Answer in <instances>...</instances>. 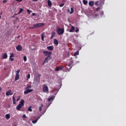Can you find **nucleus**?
I'll use <instances>...</instances> for the list:
<instances>
[{
    "label": "nucleus",
    "instance_id": "35",
    "mask_svg": "<svg viewBox=\"0 0 126 126\" xmlns=\"http://www.w3.org/2000/svg\"><path fill=\"white\" fill-rule=\"evenodd\" d=\"M27 12L29 14H30L31 13V10H29V9H27Z\"/></svg>",
    "mask_w": 126,
    "mask_h": 126
},
{
    "label": "nucleus",
    "instance_id": "12",
    "mask_svg": "<svg viewBox=\"0 0 126 126\" xmlns=\"http://www.w3.org/2000/svg\"><path fill=\"white\" fill-rule=\"evenodd\" d=\"M76 58H73V59H71L72 61L71 62V63H73L74 64H75V63H77V62L76 61Z\"/></svg>",
    "mask_w": 126,
    "mask_h": 126
},
{
    "label": "nucleus",
    "instance_id": "31",
    "mask_svg": "<svg viewBox=\"0 0 126 126\" xmlns=\"http://www.w3.org/2000/svg\"><path fill=\"white\" fill-rule=\"evenodd\" d=\"M31 88H32V86L31 85H29L28 87H27L26 89H31Z\"/></svg>",
    "mask_w": 126,
    "mask_h": 126
},
{
    "label": "nucleus",
    "instance_id": "14",
    "mask_svg": "<svg viewBox=\"0 0 126 126\" xmlns=\"http://www.w3.org/2000/svg\"><path fill=\"white\" fill-rule=\"evenodd\" d=\"M47 50H48V51H53L54 50V46H48V47H47Z\"/></svg>",
    "mask_w": 126,
    "mask_h": 126
},
{
    "label": "nucleus",
    "instance_id": "24",
    "mask_svg": "<svg viewBox=\"0 0 126 126\" xmlns=\"http://www.w3.org/2000/svg\"><path fill=\"white\" fill-rule=\"evenodd\" d=\"M44 38H45V34L44 33H42L41 34V40H42V41H44Z\"/></svg>",
    "mask_w": 126,
    "mask_h": 126
},
{
    "label": "nucleus",
    "instance_id": "5",
    "mask_svg": "<svg viewBox=\"0 0 126 126\" xmlns=\"http://www.w3.org/2000/svg\"><path fill=\"white\" fill-rule=\"evenodd\" d=\"M63 68V66H59L58 67H56L55 69V71H60V70H62Z\"/></svg>",
    "mask_w": 126,
    "mask_h": 126
},
{
    "label": "nucleus",
    "instance_id": "56",
    "mask_svg": "<svg viewBox=\"0 0 126 126\" xmlns=\"http://www.w3.org/2000/svg\"><path fill=\"white\" fill-rule=\"evenodd\" d=\"M17 28H19V27H18Z\"/></svg>",
    "mask_w": 126,
    "mask_h": 126
},
{
    "label": "nucleus",
    "instance_id": "7",
    "mask_svg": "<svg viewBox=\"0 0 126 126\" xmlns=\"http://www.w3.org/2000/svg\"><path fill=\"white\" fill-rule=\"evenodd\" d=\"M14 57V54L13 53H12L10 56L9 60L11 62H13L14 61V58H12Z\"/></svg>",
    "mask_w": 126,
    "mask_h": 126
},
{
    "label": "nucleus",
    "instance_id": "19",
    "mask_svg": "<svg viewBox=\"0 0 126 126\" xmlns=\"http://www.w3.org/2000/svg\"><path fill=\"white\" fill-rule=\"evenodd\" d=\"M18 79H19V74H16L15 80L16 81V80H18Z\"/></svg>",
    "mask_w": 126,
    "mask_h": 126
},
{
    "label": "nucleus",
    "instance_id": "9",
    "mask_svg": "<svg viewBox=\"0 0 126 126\" xmlns=\"http://www.w3.org/2000/svg\"><path fill=\"white\" fill-rule=\"evenodd\" d=\"M51 60V57L47 56L44 60L43 63H48L49 61Z\"/></svg>",
    "mask_w": 126,
    "mask_h": 126
},
{
    "label": "nucleus",
    "instance_id": "16",
    "mask_svg": "<svg viewBox=\"0 0 126 126\" xmlns=\"http://www.w3.org/2000/svg\"><path fill=\"white\" fill-rule=\"evenodd\" d=\"M89 5L90 6H93V5H94V2L93 1L89 2Z\"/></svg>",
    "mask_w": 126,
    "mask_h": 126
},
{
    "label": "nucleus",
    "instance_id": "51",
    "mask_svg": "<svg viewBox=\"0 0 126 126\" xmlns=\"http://www.w3.org/2000/svg\"><path fill=\"white\" fill-rule=\"evenodd\" d=\"M32 15L33 16H34V15H35V13H33L32 14Z\"/></svg>",
    "mask_w": 126,
    "mask_h": 126
},
{
    "label": "nucleus",
    "instance_id": "45",
    "mask_svg": "<svg viewBox=\"0 0 126 126\" xmlns=\"http://www.w3.org/2000/svg\"><path fill=\"white\" fill-rule=\"evenodd\" d=\"M78 31H79V29H78V28H76L75 32H78Z\"/></svg>",
    "mask_w": 126,
    "mask_h": 126
},
{
    "label": "nucleus",
    "instance_id": "52",
    "mask_svg": "<svg viewBox=\"0 0 126 126\" xmlns=\"http://www.w3.org/2000/svg\"><path fill=\"white\" fill-rule=\"evenodd\" d=\"M100 8H97L96 9L97 10H98V9H99Z\"/></svg>",
    "mask_w": 126,
    "mask_h": 126
},
{
    "label": "nucleus",
    "instance_id": "54",
    "mask_svg": "<svg viewBox=\"0 0 126 126\" xmlns=\"http://www.w3.org/2000/svg\"><path fill=\"white\" fill-rule=\"evenodd\" d=\"M1 88H0V90H1Z\"/></svg>",
    "mask_w": 126,
    "mask_h": 126
},
{
    "label": "nucleus",
    "instance_id": "42",
    "mask_svg": "<svg viewBox=\"0 0 126 126\" xmlns=\"http://www.w3.org/2000/svg\"><path fill=\"white\" fill-rule=\"evenodd\" d=\"M23 119H26V118H27L26 115L25 114H24L23 115Z\"/></svg>",
    "mask_w": 126,
    "mask_h": 126
},
{
    "label": "nucleus",
    "instance_id": "18",
    "mask_svg": "<svg viewBox=\"0 0 126 126\" xmlns=\"http://www.w3.org/2000/svg\"><path fill=\"white\" fill-rule=\"evenodd\" d=\"M5 118L6 120H9L10 119V115L8 114H6Z\"/></svg>",
    "mask_w": 126,
    "mask_h": 126
},
{
    "label": "nucleus",
    "instance_id": "22",
    "mask_svg": "<svg viewBox=\"0 0 126 126\" xmlns=\"http://www.w3.org/2000/svg\"><path fill=\"white\" fill-rule=\"evenodd\" d=\"M54 99H55V96H53L51 97H49L48 100V101L50 102V101H52V100H54Z\"/></svg>",
    "mask_w": 126,
    "mask_h": 126
},
{
    "label": "nucleus",
    "instance_id": "3",
    "mask_svg": "<svg viewBox=\"0 0 126 126\" xmlns=\"http://www.w3.org/2000/svg\"><path fill=\"white\" fill-rule=\"evenodd\" d=\"M42 90L44 93H49V88L48 86L46 84H44L42 87Z\"/></svg>",
    "mask_w": 126,
    "mask_h": 126
},
{
    "label": "nucleus",
    "instance_id": "38",
    "mask_svg": "<svg viewBox=\"0 0 126 126\" xmlns=\"http://www.w3.org/2000/svg\"><path fill=\"white\" fill-rule=\"evenodd\" d=\"M63 5H64V3H62L60 5V7H63Z\"/></svg>",
    "mask_w": 126,
    "mask_h": 126
},
{
    "label": "nucleus",
    "instance_id": "53",
    "mask_svg": "<svg viewBox=\"0 0 126 126\" xmlns=\"http://www.w3.org/2000/svg\"><path fill=\"white\" fill-rule=\"evenodd\" d=\"M68 12H69V9H68Z\"/></svg>",
    "mask_w": 126,
    "mask_h": 126
},
{
    "label": "nucleus",
    "instance_id": "15",
    "mask_svg": "<svg viewBox=\"0 0 126 126\" xmlns=\"http://www.w3.org/2000/svg\"><path fill=\"white\" fill-rule=\"evenodd\" d=\"M47 3H48V6H49V7H51L52 6V1L50 0H47Z\"/></svg>",
    "mask_w": 126,
    "mask_h": 126
},
{
    "label": "nucleus",
    "instance_id": "26",
    "mask_svg": "<svg viewBox=\"0 0 126 126\" xmlns=\"http://www.w3.org/2000/svg\"><path fill=\"white\" fill-rule=\"evenodd\" d=\"M75 28L74 27H72L71 28V30L70 31V32H73L75 30Z\"/></svg>",
    "mask_w": 126,
    "mask_h": 126
},
{
    "label": "nucleus",
    "instance_id": "23",
    "mask_svg": "<svg viewBox=\"0 0 126 126\" xmlns=\"http://www.w3.org/2000/svg\"><path fill=\"white\" fill-rule=\"evenodd\" d=\"M54 44L55 45H59V41L56 39H54Z\"/></svg>",
    "mask_w": 126,
    "mask_h": 126
},
{
    "label": "nucleus",
    "instance_id": "30",
    "mask_svg": "<svg viewBox=\"0 0 126 126\" xmlns=\"http://www.w3.org/2000/svg\"><path fill=\"white\" fill-rule=\"evenodd\" d=\"M32 106H30L28 109V110L29 111V112H32Z\"/></svg>",
    "mask_w": 126,
    "mask_h": 126
},
{
    "label": "nucleus",
    "instance_id": "20",
    "mask_svg": "<svg viewBox=\"0 0 126 126\" xmlns=\"http://www.w3.org/2000/svg\"><path fill=\"white\" fill-rule=\"evenodd\" d=\"M12 99L13 104H14V105H15V104H16V99H15V98H14V95L13 96Z\"/></svg>",
    "mask_w": 126,
    "mask_h": 126
},
{
    "label": "nucleus",
    "instance_id": "6",
    "mask_svg": "<svg viewBox=\"0 0 126 126\" xmlns=\"http://www.w3.org/2000/svg\"><path fill=\"white\" fill-rule=\"evenodd\" d=\"M33 90H29V89H26V90L24 91V94H28L29 93H30L31 92H32Z\"/></svg>",
    "mask_w": 126,
    "mask_h": 126
},
{
    "label": "nucleus",
    "instance_id": "8",
    "mask_svg": "<svg viewBox=\"0 0 126 126\" xmlns=\"http://www.w3.org/2000/svg\"><path fill=\"white\" fill-rule=\"evenodd\" d=\"M57 32H64V29L63 28L61 29L59 27H57Z\"/></svg>",
    "mask_w": 126,
    "mask_h": 126
},
{
    "label": "nucleus",
    "instance_id": "49",
    "mask_svg": "<svg viewBox=\"0 0 126 126\" xmlns=\"http://www.w3.org/2000/svg\"><path fill=\"white\" fill-rule=\"evenodd\" d=\"M19 38H20V35H18V36L17 37V39H19Z\"/></svg>",
    "mask_w": 126,
    "mask_h": 126
},
{
    "label": "nucleus",
    "instance_id": "17",
    "mask_svg": "<svg viewBox=\"0 0 126 126\" xmlns=\"http://www.w3.org/2000/svg\"><path fill=\"white\" fill-rule=\"evenodd\" d=\"M2 59H7V54L4 53L2 54Z\"/></svg>",
    "mask_w": 126,
    "mask_h": 126
},
{
    "label": "nucleus",
    "instance_id": "27",
    "mask_svg": "<svg viewBox=\"0 0 126 126\" xmlns=\"http://www.w3.org/2000/svg\"><path fill=\"white\" fill-rule=\"evenodd\" d=\"M74 11V10L73 9V8H71V12H69L70 14H71L72 13H73Z\"/></svg>",
    "mask_w": 126,
    "mask_h": 126
},
{
    "label": "nucleus",
    "instance_id": "36",
    "mask_svg": "<svg viewBox=\"0 0 126 126\" xmlns=\"http://www.w3.org/2000/svg\"><path fill=\"white\" fill-rule=\"evenodd\" d=\"M24 62H26V61H27V57H26V56L24 57Z\"/></svg>",
    "mask_w": 126,
    "mask_h": 126
},
{
    "label": "nucleus",
    "instance_id": "55",
    "mask_svg": "<svg viewBox=\"0 0 126 126\" xmlns=\"http://www.w3.org/2000/svg\"><path fill=\"white\" fill-rule=\"evenodd\" d=\"M66 68H67V67H66Z\"/></svg>",
    "mask_w": 126,
    "mask_h": 126
},
{
    "label": "nucleus",
    "instance_id": "28",
    "mask_svg": "<svg viewBox=\"0 0 126 126\" xmlns=\"http://www.w3.org/2000/svg\"><path fill=\"white\" fill-rule=\"evenodd\" d=\"M78 55H79V53L78 52H76L74 54V57H76L77 56H78Z\"/></svg>",
    "mask_w": 126,
    "mask_h": 126
},
{
    "label": "nucleus",
    "instance_id": "34",
    "mask_svg": "<svg viewBox=\"0 0 126 126\" xmlns=\"http://www.w3.org/2000/svg\"><path fill=\"white\" fill-rule=\"evenodd\" d=\"M37 121H38V119H36V120H34V121H32V123L33 124H36V123H37Z\"/></svg>",
    "mask_w": 126,
    "mask_h": 126
},
{
    "label": "nucleus",
    "instance_id": "41",
    "mask_svg": "<svg viewBox=\"0 0 126 126\" xmlns=\"http://www.w3.org/2000/svg\"><path fill=\"white\" fill-rule=\"evenodd\" d=\"M95 5H99V1H96L95 2Z\"/></svg>",
    "mask_w": 126,
    "mask_h": 126
},
{
    "label": "nucleus",
    "instance_id": "40",
    "mask_svg": "<svg viewBox=\"0 0 126 126\" xmlns=\"http://www.w3.org/2000/svg\"><path fill=\"white\" fill-rule=\"evenodd\" d=\"M30 79V74H28L27 76V79Z\"/></svg>",
    "mask_w": 126,
    "mask_h": 126
},
{
    "label": "nucleus",
    "instance_id": "1",
    "mask_svg": "<svg viewBox=\"0 0 126 126\" xmlns=\"http://www.w3.org/2000/svg\"><path fill=\"white\" fill-rule=\"evenodd\" d=\"M45 25V24L43 23H39L33 25V27L29 28L30 29H36V28H39V27H43Z\"/></svg>",
    "mask_w": 126,
    "mask_h": 126
},
{
    "label": "nucleus",
    "instance_id": "33",
    "mask_svg": "<svg viewBox=\"0 0 126 126\" xmlns=\"http://www.w3.org/2000/svg\"><path fill=\"white\" fill-rule=\"evenodd\" d=\"M57 33L59 35H63V32H58Z\"/></svg>",
    "mask_w": 126,
    "mask_h": 126
},
{
    "label": "nucleus",
    "instance_id": "43",
    "mask_svg": "<svg viewBox=\"0 0 126 126\" xmlns=\"http://www.w3.org/2000/svg\"><path fill=\"white\" fill-rule=\"evenodd\" d=\"M16 1H18V2H21L23 0H16Z\"/></svg>",
    "mask_w": 126,
    "mask_h": 126
},
{
    "label": "nucleus",
    "instance_id": "50",
    "mask_svg": "<svg viewBox=\"0 0 126 126\" xmlns=\"http://www.w3.org/2000/svg\"><path fill=\"white\" fill-rule=\"evenodd\" d=\"M39 0H32L33 1H38Z\"/></svg>",
    "mask_w": 126,
    "mask_h": 126
},
{
    "label": "nucleus",
    "instance_id": "21",
    "mask_svg": "<svg viewBox=\"0 0 126 126\" xmlns=\"http://www.w3.org/2000/svg\"><path fill=\"white\" fill-rule=\"evenodd\" d=\"M55 35H56V33H55V32H52V35L50 37V40H52V39H53V38H54L55 37Z\"/></svg>",
    "mask_w": 126,
    "mask_h": 126
},
{
    "label": "nucleus",
    "instance_id": "32",
    "mask_svg": "<svg viewBox=\"0 0 126 126\" xmlns=\"http://www.w3.org/2000/svg\"><path fill=\"white\" fill-rule=\"evenodd\" d=\"M22 11H23V8H20V11L18 13V14H20V13H21V12H22Z\"/></svg>",
    "mask_w": 126,
    "mask_h": 126
},
{
    "label": "nucleus",
    "instance_id": "11",
    "mask_svg": "<svg viewBox=\"0 0 126 126\" xmlns=\"http://www.w3.org/2000/svg\"><path fill=\"white\" fill-rule=\"evenodd\" d=\"M16 49L17 51H22V46H21V45H18L16 47Z\"/></svg>",
    "mask_w": 126,
    "mask_h": 126
},
{
    "label": "nucleus",
    "instance_id": "10",
    "mask_svg": "<svg viewBox=\"0 0 126 126\" xmlns=\"http://www.w3.org/2000/svg\"><path fill=\"white\" fill-rule=\"evenodd\" d=\"M71 63H68V64H66V65L69 67V68L68 69V71H69V70H70V69L72 68V64Z\"/></svg>",
    "mask_w": 126,
    "mask_h": 126
},
{
    "label": "nucleus",
    "instance_id": "2",
    "mask_svg": "<svg viewBox=\"0 0 126 126\" xmlns=\"http://www.w3.org/2000/svg\"><path fill=\"white\" fill-rule=\"evenodd\" d=\"M24 100L22 99L21 101L20 102V104H19L16 107V109L17 111H20L21 108L24 106Z\"/></svg>",
    "mask_w": 126,
    "mask_h": 126
},
{
    "label": "nucleus",
    "instance_id": "29",
    "mask_svg": "<svg viewBox=\"0 0 126 126\" xmlns=\"http://www.w3.org/2000/svg\"><path fill=\"white\" fill-rule=\"evenodd\" d=\"M43 107V104H41V106L39 107V111L41 112L42 111V107Z\"/></svg>",
    "mask_w": 126,
    "mask_h": 126
},
{
    "label": "nucleus",
    "instance_id": "44",
    "mask_svg": "<svg viewBox=\"0 0 126 126\" xmlns=\"http://www.w3.org/2000/svg\"><path fill=\"white\" fill-rule=\"evenodd\" d=\"M7 2V0H4L2 2L3 3H5V2Z\"/></svg>",
    "mask_w": 126,
    "mask_h": 126
},
{
    "label": "nucleus",
    "instance_id": "25",
    "mask_svg": "<svg viewBox=\"0 0 126 126\" xmlns=\"http://www.w3.org/2000/svg\"><path fill=\"white\" fill-rule=\"evenodd\" d=\"M83 3H84V4H85V5H86V4H87V3H88V1H87V0H83Z\"/></svg>",
    "mask_w": 126,
    "mask_h": 126
},
{
    "label": "nucleus",
    "instance_id": "39",
    "mask_svg": "<svg viewBox=\"0 0 126 126\" xmlns=\"http://www.w3.org/2000/svg\"><path fill=\"white\" fill-rule=\"evenodd\" d=\"M19 72H20V69H19L16 71V74H19Z\"/></svg>",
    "mask_w": 126,
    "mask_h": 126
},
{
    "label": "nucleus",
    "instance_id": "46",
    "mask_svg": "<svg viewBox=\"0 0 126 126\" xmlns=\"http://www.w3.org/2000/svg\"><path fill=\"white\" fill-rule=\"evenodd\" d=\"M100 14H101V15H103V14H104V12L103 11H101L100 12Z\"/></svg>",
    "mask_w": 126,
    "mask_h": 126
},
{
    "label": "nucleus",
    "instance_id": "4",
    "mask_svg": "<svg viewBox=\"0 0 126 126\" xmlns=\"http://www.w3.org/2000/svg\"><path fill=\"white\" fill-rule=\"evenodd\" d=\"M52 54V52L51 51H45L43 52V55L45 57H51Z\"/></svg>",
    "mask_w": 126,
    "mask_h": 126
},
{
    "label": "nucleus",
    "instance_id": "47",
    "mask_svg": "<svg viewBox=\"0 0 126 126\" xmlns=\"http://www.w3.org/2000/svg\"><path fill=\"white\" fill-rule=\"evenodd\" d=\"M2 13H0V20L1 18V14H2Z\"/></svg>",
    "mask_w": 126,
    "mask_h": 126
},
{
    "label": "nucleus",
    "instance_id": "13",
    "mask_svg": "<svg viewBox=\"0 0 126 126\" xmlns=\"http://www.w3.org/2000/svg\"><path fill=\"white\" fill-rule=\"evenodd\" d=\"M13 93H11V90H9L8 91L6 92V96H9L12 95Z\"/></svg>",
    "mask_w": 126,
    "mask_h": 126
},
{
    "label": "nucleus",
    "instance_id": "48",
    "mask_svg": "<svg viewBox=\"0 0 126 126\" xmlns=\"http://www.w3.org/2000/svg\"><path fill=\"white\" fill-rule=\"evenodd\" d=\"M97 16H98V14H95L94 15V17H97Z\"/></svg>",
    "mask_w": 126,
    "mask_h": 126
},
{
    "label": "nucleus",
    "instance_id": "37",
    "mask_svg": "<svg viewBox=\"0 0 126 126\" xmlns=\"http://www.w3.org/2000/svg\"><path fill=\"white\" fill-rule=\"evenodd\" d=\"M20 98H21V96L20 95L18 96L17 98V101H19V100H20Z\"/></svg>",
    "mask_w": 126,
    "mask_h": 126
}]
</instances>
